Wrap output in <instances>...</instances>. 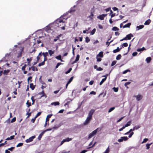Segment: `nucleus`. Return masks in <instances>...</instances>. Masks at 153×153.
<instances>
[{
  "label": "nucleus",
  "mask_w": 153,
  "mask_h": 153,
  "mask_svg": "<svg viewBox=\"0 0 153 153\" xmlns=\"http://www.w3.org/2000/svg\"><path fill=\"white\" fill-rule=\"evenodd\" d=\"M15 149V147H12L10 148H8V150H9L10 151H12L13 149Z\"/></svg>",
  "instance_id": "nucleus-62"
},
{
  "label": "nucleus",
  "mask_w": 153,
  "mask_h": 153,
  "mask_svg": "<svg viewBox=\"0 0 153 153\" xmlns=\"http://www.w3.org/2000/svg\"><path fill=\"white\" fill-rule=\"evenodd\" d=\"M45 64V63L44 62V61H43L42 62H41L40 63H39V64L38 66H39L40 67V66H41L44 65Z\"/></svg>",
  "instance_id": "nucleus-36"
},
{
  "label": "nucleus",
  "mask_w": 153,
  "mask_h": 153,
  "mask_svg": "<svg viewBox=\"0 0 153 153\" xmlns=\"http://www.w3.org/2000/svg\"><path fill=\"white\" fill-rule=\"evenodd\" d=\"M41 112H38L37 114L36 115V116L35 117V118H36L37 117H38V116H40L41 115Z\"/></svg>",
  "instance_id": "nucleus-58"
},
{
  "label": "nucleus",
  "mask_w": 153,
  "mask_h": 153,
  "mask_svg": "<svg viewBox=\"0 0 153 153\" xmlns=\"http://www.w3.org/2000/svg\"><path fill=\"white\" fill-rule=\"evenodd\" d=\"M116 62H117V61H113L111 64V66H113L114 65L116 64Z\"/></svg>",
  "instance_id": "nucleus-43"
},
{
  "label": "nucleus",
  "mask_w": 153,
  "mask_h": 153,
  "mask_svg": "<svg viewBox=\"0 0 153 153\" xmlns=\"http://www.w3.org/2000/svg\"><path fill=\"white\" fill-rule=\"evenodd\" d=\"M144 27V26L143 25H140L139 26H137V30H139L143 28Z\"/></svg>",
  "instance_id": "nucleus-21"
},
{
  "label": "nucleus",
  "mask_w": 153,
  "mask_h": 153,
  "mask_svg": "<svg viewBox=\"0 0 153 153\" xmlns=\"http://www.w3.org/2000/svg\"><path fill=\"white\" fill-rule=\"evenodd\" d=\"M133 37V35L131 33H130L128 35H127L126 37L122 39H121L120 41H122L124 40H130L131 39V38Z\"/></svg>",
  "instance_id": "nucleus-1"
},
{
  "label": "nucleus",
  "mask_w": 153,
  "mask_h": 153,
  "mask_svg": "<svg viewBox=\"0 0 153 153\" xmlns=\"http://www.w3.org/2000/svg\"><path fill=\"white\" fill-rule=\"evenodd\" d=\"M26 66L27 65L26 64H25L24 66L22 67V71H24L25 70V69Z\"/></svg>",
  "instance_id": "nucleus-56"
},
{
  "label": "nucleus",
  "mask_w": 153,
  "mask_h": 153,
  "mask_svg": "<svg viewBox=\"0 0 153 153\" xmlns=\"http://www.w3.org/2000/svg\"><path fill=\"white\" fill-rule=\"evenodd\" d=\"M23 144V143H18L17 145L16 146V147H20L22 146Z\"/></svg>",
  "instance_id": "nucleus-50"
},
{
  "label": "nucleus",
  "mask_w": 153,
  "mask_h": 153,
  "mask_svg": "<svg viewBox=\"0 0 153 153\" xmlns=\"http://www.w3.org/2000/svg\"><path fill=\"white\" fill-rule=\"evenodd\" d=\"M94 15L93 14L92 12H91V15L89 16V18L91 19H92L93 18Z\"/></svg>",
  "instance_id": "nucleus-26"
},
{
  "label": "nucleus",
  "mask_w": 153,
  "mask_h": 153,
  "mask_svg": "<svg viewBox=\"0 0 153 153\" xmlns=\"http://www.w3.org/2000/svg\"><path fill=\"white\" fill-rule=\"evenodd\" d=\"M134 134V133L133 132H131V133L130 134L128 135V137L129 138L131 137L132 136V135Z\"/></svg>",
  "instance_id": "nucleus-63"
},
{
  "label": "nucleus",
  "mask_w": 153,
  "mask_h": 153,
  "mask_svg": "<svg viewBox=\"0 0 153 153\" xmlns=\"http://www.w3.org/2000/svg\"><path fill=\"white\" fill-rule=\"evenodd\" d=\"M55 58L58 60H60L61 58V55H59L56 57Z\"/></svg>",
  "instance_id": "nucleus-47"
},
{
  "label": "nucleus",
  "mask_w": 153,
  "mask_h": 153,
  "mask_svg": "<svg viewBox=\"0 0 153 153\" xmlns=\"http://www.w3.org/2000/svg\"><path fill=\"white\" fill-rule=\"evenodd\" d=\"M96 142H95L92 145V146H90V147H88L87 148V149H91V148H92V147H93L94 146L96 143Z\"/></svg>",
  "instance_id": "nucleus-46"
},
{
  "label": "nucleus",
  "mask_w": 153,
  "mask_h": 153,
  "mask_svg": "<svg viewBox=\"0 0 153 153\" xmlns=\"http://www.w3.org/2000/svg\"><path fill=\"white\" fill-rule=\"evenodd\" d=\"M151 60V58L150 57H148L146 58V61L147 63H149Z\"/></svg>",
  "instance_id": "nucleus-30"
},
{
  "label": "nucleus",
  "mask_w": 153,
  "mask_h": 153,
  "mask_svg": "<svg viewBox=\"0 0 153 153\" xmlns=\"http://www.w3.org/2000/svg\"><path fill=\"white\" fill-rule=\"evenodd\" d=\"M35 137V136H32L26 140V142L27 143H30L33 141V139Z\"/></svg>",
  "instance_id": "nucleus-5"
},
{
  "label": "nucleus",
  "mask_w": 153,
  "mask_h": 153,
  "mask_svg": "<svg viewBox=\"0 0 153 153\" xmlns=\"http://www.w3.org/2000/svg\"><path fill=\"white\" fill-rule=\"evenodd\" d=\"M96 30L95 28H94L91 32V35H94L96 31Z\"/></svg>",
  "instance_id": "nucleus-29"
},
{
  "label": "nucleus",
  "mask_w": 153,
  "mask_h": 153,
  "mask_svg": "<svg viewBox=\"0 0 153 153\" xmlns=\"http://www.w3.org/2000/svg\"><path fill=\"white\" fill-rule=\"evenodd\" d=\"M122 48V47H121L120 48H119V47H117L116 49L113 50V52L114 53L119 52Z\"/></svg>",
  "instance_id": "nucleus-12"
},
{
  "label": "nucleus",
  "mask_w": 153,
  "mask_h": 153,
  "mask_svg": "<svg viewBox=\"0 0 153 153\" xmlns=\"http://www.w3.org/2000/svg\"><path fill=\"white\" fill-rule=\"evenodd\" d=\"M16 119L15 117H14L11 120V123H13L14 122H15L16 121Z\"/></svg>",
  "instance_id": "nucleus-55"
},
{
  "label": "nucleus",
  "mask_w": 153,
  "mask_h": 153,
  "mask_svg": "<svg viewBox=\"0 0 153 153\" xmlns=\"http://www.w3.org/2000/svg\"><path fill=\"white\" fill-rule=\"evenodd\" d=\"M42 54L43 55L44 57H45L48 55V53L47 52H43L42 53Z\"/></svg>",
  "instance_id": "nucleus-23"
},
{
  "label": "nucleus",
  "mask_w": 153,
  "mask_h": 153,
  "mask_svg": "<svg viewBox=\"0 0 153 153\" xmlns=\"http://www.w3.org/2000/svg\"><path fill=\"white\" fill-rule=\"evenodd\" d=\"M72 70L71 68H70L69 70L65 72V74H67L70 73Z\"/></svg>",
  "instance_id": "nucleus-54"
},
{
  "label": "nucleus",
  "mask_w": 153,
  "mask_h": 153,
  "mask_svg": "<svg viewBox=\"0 0 153 153\" xmlns=\"http://www.w3.org/2000/svg\"><path fill=\"white\" fill-rule=\"evenodd\" d=\"M30 87L32 90H33L35 88V86L32 83L30 84Z\"/></svg>",
  "instance_id": "nucleus-22"
},
{
  "label": "nucleus",
  "mask_w": 153,
  "mask_h": 153,
  "mask_svg": "<svg viewBox=\"0 0 153 153\" xmlns=\"http://www.w3.org/2000/svg\"><path fill=\"white\" fill-rule=\"evenodd\" d=\"M135 97H136L137 100L138 101L141 100L143 98V96L140 94L136 96Z\"/></svg>",
  "instance_id": "nucleus-9"
},
{
  "label": "nucleus",
  "mask_w": 153,
  "mask_h": 153,
  "mask_svg": "<svg viewBox=\"0 0 153 153\" xmlns=\"http://www.w3.org/2000/svg\"><path fill=\"white\" fill-rule=\"evenodd\" d=\"M32 77L31 76H30L28 78V79H27V82H28V83H29V80H30V82H32Z\"/></svg>",
  "instance_id": "nucleus-32"
},
{
  "label": "nucleus",
  "mask_w": 153,
  "mask_h": 153,
  "mask_svg": "<svg viewBox=\"0 0 153 153\" xmlns=\"http://www.w3.org/2000/svg\"><path fill=\"white\" fill-rule=\"evenodd\" d=\"M90 41V39L87 36L85 38V42H87V43H88Z\"/></svg>",
  "instance_id": "nucleus-37"
},
{
  "label": "nucleus",
  "mask_w": 153,
  "mask_h": 153,
  "mask_svg": "<svg viewBox=\"0 0 153 153\" xmlns=\"http://www.w3.org/2000/svg\"><path fill=\"white\" fill-rule=\"evenodd\" d=\"M75 11H76V10L75 9H74L73 8H71V9L70 10V13H71L72 12H75Z\"/></svg>",
  "instance_id": "nucleus-48"
},
{
  "label": "nucleus",
  "mask_w": 153,
  "mask_h": 153,
  "mask_svg": "<svg viewBox=\"0 0 153 153\" xmlns=\"http://www.w3.org/2000/svg\"><path fill=\"white\" fill-rule=\"evenodd\" d=\"M52 115V114H49L47 115L46 119V123L49 121V118H50Z\"/></svg>",
  "instance_id": "nucleus-16"
},
{
  "label": "nucleus",
  "mask_w": 153,
  "mask_h": 153,
  "mask_svg": "<svg viewBox=\"0 0 153 153\" xmlns=\"http://www.w3.org/2000/svg\"><path fill=\"white\" fill-rule=\"evenodd\" d=\"M106 80V78L102 79L100 83V85H102V83Z\"/></svg>",
  "instance_id": "nucleus-25"
},
{
  "label": "nucleus",
  "mask_w": 153,
  "mask_h": 153,
  "mask_svg": "<svg viewBox=\"0 0 153 153\" xmlns=\"http://www.w3.org/2000/svg\"><path fill=\"white\" fill-rule=\"evenodd\" d=\"M115 109L114 107H112L111 108L108 110V112L110 113L113 111Z\"/></svg>",
  "instance_id": "nucleus-40"
},
{
  "label": "nucleus",
  "mask_w": 153,
  "mask_h": 153,
  "mask_svg": "<svg viewBox=\"0 0 153 153\" xmlns=\"http://www.w3.org/2000/svg\"><path fill=\"white\" fill-rule=\"evenodd\" d=\"M131 23H128L127 24L125 25H124L123 27V28H125L126 27H130V26L131 25Z\"/></svg>",
  "instance_id": "nucleus-15"
},
{
  "label": "nucleus",
  "mask_w": 153,
  "mask_h": 153,
  "mask_svg": "<svg viewBox=\"0 0 153 153\" xmlns=\"http://www.w3.org/2000/svg\"><path fill=\"white\" fill-rule=\"evenodd\" d=\"M79 54H78L76 56L75 60L74 62H73V64H74L76 62H77L78 61L79 59Z\"/></svg>",
  "instance_id": "nucleus-11"
},
{
  "label": "nucleus",
  "mask_w": 153,
  "mask_h": 153,
  "mask_svg": "<svg viewBox=\"0 0 153 153\" xmlns=\"http://www.w3.org/2000/svg\"><path fill=\"white\" fill-rule=\"evenodd\" d=\"M112 30H114V31H117V30H119V28H117L116 27H113L112 28Z\"/></svg>",
  "instance_id": "nucleus-31"
},
{
  "label": "nucleus",
  "mask_w": 153,
  "mask_h": 153,
  "mask_svg": "<svg viewBox=\"0 0 153 153\" xmlns=\"http://www.w3.org/2000/svg\"><path fill=\"white\" fill-rule=\"evenodd\" d=\"M66 139L67 142H69L72 140L71 138H69V137H67Z\"/></svg>",
  "instance_id": "nucleus-64"
},
{
  "label": "nucleus",
  "mask_w": 153,
  "mask_h": 153,
  "mask_svg": "<svg viewBox=\"0 0 153 153\" xmlns=\"http://www.w3.org/2000/svg\"><path fill=\"white\" fill-rule=\"evenodd\" d=\"M121 138H122L123 140L126 141L128 139V138L127 137H121Z\"/></svg>",
  "instance_id": "nucleus-33"
},
{
  "label": "nucleus",
  "mask_w": 153,
  "mask_h": 153,
  "mask_svg": "<svg viewBox=\"0 0 153 153\" xmlns=\"http://www.w3.org/2000/svg\"><path fill=\"white\" fill-rule=\"evenodd\" d=\"M24 51V48H21L20 49V51H19V52L18 53V56H17L18 58H19L20 57H21L22 56V52Z\"/></svg>",
  "instance_id": "nucleus-4"
},
{
  "label": "nucleus",
  "mask_w": 153,
  "mask_h": 153,
  "mask_svg": "<svg viewBox=\"0 0 153 153\" xmlns=\"http://www.w3.org/2000/svg\"><path fill=\"white\" fill-rule=\"evenodd\" d=\"M148 138H145L143 139V141L142 142V143L143 144L144 143H146L147 141L148 140Z\"/></svg>",
  "instance_id": "nucleus-45"
},
{
  "label": "nucleus",
  "mask_w": 153,
  "mask_h": 153,
  "mask_svg": "<svg viewBox=\"0 0 153 153\" xmlns=\"http://www.w3.org/2000/svg\"><path fill=\"white\" fill-rule=\"evenodd\" d=\"M103 69L100 67L98 68L97 69V70L98 71H101Z\"/></svg>",
  "instance_id": "nucleus-60"
},
{
  "label": "nucleus",
  "mask_w": 153,
  "mask_h": 153,
  "mask_svg": "<svg viewBox=\"0 0 153 153\" xmlns=\"http://www.w3.org/2000/svg\"><path fill=\"white\" fill-rule=\"evenodd\" d=\"M151 22V20L150 19H149L145 22L144 24L146 25H148Z\"/></svg>",
  "instance_id": "nucleus-18"
},
{
  "label": "nucleus",
  "mask_w": 153,
  "mask_h": 153,
  "mask_svg": "<svg viewBox=\"0 0 153 153\" xmlns=\"http://www.w3.org/2000/svg\"><path fill=\"white\" fill-rule=\"evenodd\" d=\"M109 147H108V148L106 149L105 151L104 152V153H109Z\"/></svg>",
  "instance_id": "nucleus-41"
},
{
  "label": "nucleus",
  "mask_w": 153,
  "mask_h": 153,
  "mask_svg": "<svg viewBox=\"0 0 153 153\" xmlns=\"http://www.w3.org/2000/svg\"><path fill=\"white\" fill-rule=\"evenodd\" d=\"M32 60V58L31 57L30 58H27V63H30V62Z\"/></svg>",
  "instance_id": "nucleus-42"
},
{
  "label": "nucleus",
  "mask_w": 153,
  "mask_h": 153,
  "mask_svg": "<svg viewBox=\"0 0 153 153\" xmlns=\"http://www.w3.org/2000/svg\"><path fill=\"white\" fill-rule=\"evenodd\" d=\"M137 53L136 52H133L132 53V55L133 56H136L137 55Z\"/></svg>",
  "instance_id": "nucleus-61"
},
{
  "label": "nucleus",
  "mask_w": 153,
  "mask_h": 153,
  "mask_svg": "<svg viewBox=\"0 0 153 153\" xmlns=\"http://www.w3.org/2000/svg\"><path fill=\"white\" fill-rule=\"evenodd\" d=\"M107 14H102V15H100L97 17L98 19H99L101 20H103L104 19V17L107 16Z\"/></svg>",
  "instance_id": "nucleus-6"
},
{
  "label": "nucleus",
  "mask_w": 153,
  "mask_h": 153,
  "mask_svg": "<svg viewBox=\"0 0 153 153\" xmlns=\"http://www.w3.org/2000/svg\"><path fill=\"white\" fill-rule=\"evenodd\" d=\"M113 41V40H112L110 42H109L108 41L107 42H106V45H107V46H109L110 43H111Z\"/></svg>",
  "instance_id": "nucleus-44"
},
{
  "label": "nucleus",
  "mask_w": 153,
  "mask_h": 153,
  "mask_svg": "<svg viewBox=\"0 0 153 153\" xmlns=\"http://www.w3.org/2000/svg\"><path fill=\"white\" fill-rule=\"evenodd\" d=\"M140 126H136L134 127V128L135 130H137L139 128H140Z\"/></svg>",
  "instance_id": "nucleus-51"
},
{
  "label": "nucleus",
  "mask_w": 153,
  "mask_h": 153,
  "mask_svg": "<svg viewBox=\"0 0 153 153\" xmlns=\"http://www.w3.org/2000/svg\"><path fill=\"white\" fill-rule=\"evenodd\" d=\"M42 56V52H40L38 55L37 56L36 59H37V62H38L39 61V60L40 57L41 56Z\"/></svg>",
  "instance_id": "nucleus-13"
},
{
  "label": "nucleus",
  "mask_w": 153,
  "mask_h": 153,
  "mask_svg": "<svg viewBox=\"0 0 153 153\" xmlns=\"http://www.w3.org/2000/svg\"><path fill=\"white\" fill-rule=\"evenodd\" d=\"M131 83V82H126L125 83L124 85L125 87H126L127 88H128V87L127 86L128 85L130 84Z\"/></svg>",
  "instance_id": "nucleus-35"
},
{
  "label": "nucleus",
  "mask_w": 153,
  "mask_h": 153,
  "mask_svg": "<svg viewBox=\"0 0 153 153\" xmlns=\"http://www.w3.org/2000/svg\"><path fill=\"white\" fill-rule=\"evenodd\" d=\"M32 70L33 71H38V69L36 67H35L34 66H32L31 67Z\"/></svg>",
  "instance_id": "nucleus-19"
},
{
  "label": "nucleus",
  "mask_w": 153,
  "mask_h": 153,
  "mask_svg": "<svg viewBox=\"0 0 153 153\" xmlns=\"http://www.w3.org/2000/svg\"><path fill=\"white\" fill-rule=\"evenodd\" d=\"M106 94V92H105V93H104L103 92H102V93H101L100 94V95H103V97H104L105 96Z\"/></svg>",
  "instance_id": "nucleus-57"
},
{
  "label": "nucleus",
  "mask_w": 153,
  "mask_h": 153,
  "mask_svg": "<svg viewBox=\"0 0 153 153\" xmlns=\"http://www.w3.org/2000/svg\"><path fill=\"white\" fill-rule=\"evenodd\" d=\"M92 118L88 116L85 121L84 123V125H86L88 124L90 122Z\"/></svg>",
  "instance_id": "nucleus-3"
},
{
  "label": "nucleus",
  "mask_w": 153,
  "mask_h": 153,
  "mask_svg": "<svg viewBox=\"0 0 153 153\" xmlns=\"http://www.w3.org/2000/svg\"><path fill=\"white\" fill-rule=\"evenodd\" d=\"M103 52L102 51H101L99 53V55L100 57H102L103 56Z\"/></svg>",
  "instance_id": "nucleus-49"
},
{
  "label": "nucleus",
  "mask_w": 153,
  "mask_h": 153,
  "mask_svg": "<svg viewBox=\"0 0 153 153\" xmlns=\"http://www.w3.org/2000/svg\"><path fill=\"white\" fill-rule=\"evenodd\" d=\"M63 64L61 63H58L56 66V67H55V68L56 69V68H57L58 67L61 65V64Z\"/></svg>",
  "instance_id": "nucleus-52"
},
{
  "label": "nucleus",
  "mask_w": 153,
  "mask_h": 153,
  "mask_svg": "<svg viewBox=\"0 0 153 153\" xmlns=\"http://www.w3.org/2000/svg\"><path fill=\"white\" fill-rule=\"evenodd\" d=\"M146 49L144 47H143L141 48H138L137 49V51L138 52L139 51H143L144 50H145Z\"/></svg>",
  "instance_id": "nucleus-24"
},
{
  "label": "nucleus",
  "mask_w": 153,
  "mask_h": 153,
  "mask_svg": "<svg viewBox=\"0 0 153 153\" xmlns=\"http://www.w3.org/2000/svg\"><path fill=\"white\" fill-rule=\"evenodd\" d=\"M51 105H54L55 106L59 105V103L58 102H55L51 103Z\"/></svg>",
  "instance_id": "nucleus-20"
},
{
  "label": "nucleus",
  "mask_w": 153,
  "mask_h": 153,
  "mask_svg": "<svg viewBox=\"0 0 153 153\" xmlns=\"http://www.w3.org/2000/svg\"><path fill=\"white\" fill-rule=\"evenodd\" d=\"M73 77L72 76L69 79L68 82V83H70L73 80Z\"/></svg>",
  "instance_id": "nucleus-53"
},
{
  "label": "nucleus",
  "mask_w": 153,
  "mask_h": 153,
  "mask_svg": "<svg viewBox=\"0 0 153 153\" xmlns=\"http://www.w3.org/2000/svg\"><path fill=\"white\" fill-rule=\"evenodd\" d=\"M152 144V143H151L150 144H146V149H149L150 148V146Z\"/></svg>",
  "instance_id": "nucleus-38"
},
{
  "label": "nucleus",
  "mask_w": 153,
  "mask_h": 153,
  "mask_svg": "<svg viewBox=\"0 0 153 153\" xmlns=\"http://www.w3.org/2000/svg\"><path fill=\"white\" fill-rule=\"evenodd\" d=\"M48 53H49V55L50 56H51L54 53V51H52L51 50H49L48 51Z\"/></svg>",
  "instance_id": "nucleus-17"
},
{
  "label": "nucleus",
  "mask_w": 153,
  "mask_h": 153,
  "mask_svg": "<svg viewBox=\"0 0 153 153\" xmlns=\"http://www.w3.org/2000/svg\"><path fill=\"white\" fill-rule=\"evenodd\" d=\"M56 23L58 25V26L59 27H60V26H61V25H59V24L61 23H64V22H63V20L62 19H58L56 20Z\"/></svg>",
  "instance_id": "nucleus-10"
},
{
  "label": "nucleus",
  "mask_w": 153,
  "mask_h": 153,
  "mask_svg": "<svg viewBox=\"0 0 153 153\" xmlns=\"http://www.w3.org/2000/svg\"><path fill=\"white\" fill-rule=\"evenodd\" d=\"M98 128H97L96 129L93 131L91 133L89 134L88 137V140L97 134L98 131Z\"/></svg>",
  "instance_id": "nucleus-2"
},
{
  "label": "nucleus",
  "mask_w": 153,
  "mask_h": 153,
  "mask_svg": "<svg viewBox=\"0 0 153 153\" xmlns=\"http://www.w3.org/2000/svg\"><path fill=\"white\" fill-rule=\"evenodd\" d=\"M27 105L28 107H29V106H31V104L30 102H29L28 101H27Z\"/></svg>",
  "instance_id": "nucleus-59"
},
{
  "label": "nucleus",
  "mask_w": 153,
  "mask_h": 153,
  "mask_svg": "<svg viewBox=\"0 0 153 153\" xmlns=\"http://www.w3.org/2000/svg\"><path fill=\"white\" fill-rule=\"evenodd\" d=\"M10 72V70H4V71L3 74L4 75H6L7 74L9 73Z\"/></svg>",
  "instance_id": "nucleus-14"
},
{
  "label": "nucleus",
  "mask_w": 153,
  "mask_h": 153,
  "mask_svg": "<svg viewBox=\"0 0 153 153\" xmlns=\"http://www.w3.org/2000/svg\"><path fill=\"white\" fill-rule=\"evenodd\" d=\"M131 123V121H129L125 125V126H124L125 127V128L126 127H127L130 126Z\"/></svg>",
  "instance_id": "nucleus-28"
},
{
  "label": "nucleus",
  "mask_w": 153,
  "mask_h": 153,
  "mask_svg": "<svg viewBox=\"0 0 153 153\" xmlns=\"http://www.w3.org/2000/svg\"><path fill=\"white\" fill-rule=\"evenodd\" d=\"M94 111H95V110L94 109H91L90 111H89V112L88 113V117L92 118V115H93V114L94 113Z\"/></svg>",
  "instance_id": "nucleus-7"
},
{
  "label": "nucleus",
  "mask_w": 153,
  "mask_h": 153,
  "mask_svg": "<svg viewBox=\"0 0 153 153\" xmlns=\"http://www.w3.org/2000/svg\"><path fill=\"white\" fill-rule=\"evenodd\" d=\"M113 89L114 91L115 92H117L118 91V88H115V87H114L113 88Z\"/></svg>",
  "instance_id": "nucleus-39"
},
{
  "label": "nucleus",
  "mask_w": 153,
  "mask_h": 153,
  "mask_svg": "<svg viewBox=\"0 0 153 153\" xmlns=\"http://www.w3.org/2000/svg\"><path fill=\"white\" fill-rule=\"evenodd\" d=\"M128 44L127 43H124L122 45V47H121L123 48L124 47H126L128 46Z\"/></svg>",
  "instance_id": "nucleus-34"
},
{
  "label": "nucleus",
  "mask_w": 153,
  "mask_h": 153,
  "mask_svg": "<svg viewBox=\"0 0 153 153\" xmlns=\"http://www.w3.org/2000/svg\"><path fill=\"white\" fill-rule=\"evenodd\" d=\"M121 54H118L116 57V59L117 60H119L121 59Z\"/></svg>",
  "instance_id": "nucleus-27"
},
{
  "label": "nucleus",
  "mask_w": 153,
  "mask_h": 153,
  "mask_svg": "<svg viewBox=\"0 0 153 153\" xmlns=\"http://www.w3.org/2000/svg\"><path fill=\"white\" fill-rule=\"evenodd\" d=\"M38 94L41 95L40 97H45V98H46L47 97V95L45 93L44 90H43L41 92L39 93Z\"/></svg>",
  "instance_id": "nucleus-8"
}]
</instances>
